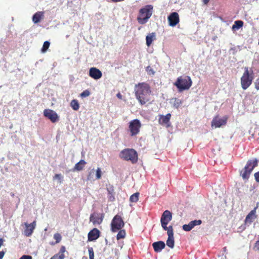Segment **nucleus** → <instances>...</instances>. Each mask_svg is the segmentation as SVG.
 I'll use <instances>...</instances> for the list:
<instances>
[{"label": "nucleus", "instance_id": "nucleus-1", "mask_svg": "<svg viewBox=\"0 0 259 259\" xmlns=\"http://www.w3.org/2000/svg\"><path fill=\"white\" fill-rule=\"evenodd\" d=\"M134 91L136 98L141 105L150 103L151 90L148 83L143 82L136 84Z\"/></svg>", "mask_w": 259, "mask_h": 259}, {"label": "nucleus", "instance_id": "nucleus-2", "mask_svg": "<svg viewBox=\"0 0 259 259\" xmlns=\"http://www.w3.org/2000/svg\"><path fill=\"white\" fill-rule=\"evenodd\" d=\"M174 85L181 92L189 90L192 85V80L190 76L184 75L178 77Z\"/></svg>", "mask_w": 259, "mask_h": 259}, {"label": "nucleus", "instance_id": "nucleus-3", "mask_svg": "<svg viewBox=\"0 0 259 259\" xmlns=\"http://www.w3.org/2000/svg\"><path fill=\"white\" fill-rule=\"evenodd\" d=\"M254 74L252 69L250 68L249 70L248 67H245L244 68V72L240 79L242 88L244 90L248 88L252 84Z\"/></svg>", "mask_w": 259, "mask_h": 259}, {"label": "nucleus", "instance_id": "nucleus-4", "mask_svg": "<svg viewBox=\"0 0 259 259\" xmlns=\"http://www.w3.org/2000/svg\"><path fill=\"white\" fill-rule=\"evenodd\" d=\"M258 160L256 158L248 160L244 168L240 171V176L243 180H248L254 167L258 165Z\"/></svg>", "mask_w": 259, "mask_h": 259}, {"label": "nucleus", "instance_id": "nucleus-5", "mask_svg": "<svg viewBox=\"0 0 259 259\" xmlns=\"http://www.w3.org/2000/svg\"><path fill=\"white\" fill-rule=\"evenodd\" d=\"M119 157L121 159L125 161H130L133 164L137 163L138 161V153L134 149L126 148L119 153Z\"/></svg>", "mask_w": 259, "mask_h": 259}, {"label": "nucleus", "instance_id": "nucleus-6", "mask_svg": "<svg viewBox=\"0 0 259 259\" xmlns=\"http://www.w3.org/2000/svg\"><path fill=\"white\" fill-rule=\"evenodd\" d=\"M153 7L151 5H147L141 8L139 11V15L137 17V21L140 24L146 23L152 14Z\"/></svg>", "mask_w": 259, "mask_h": 259}, {"label": "nucleus", "instance_id": "nucleus-7", "mask_svg": "<svg viewBox=\"0 0 259 259\" xmlns=\"http://www.w3.org/2000/svg\"><path fill=\"white\" fill-rule=\"evenodd\" d=\"M142 126L140 121L138 119H135L129 122L128 130L130 133V136L132 137L136 136L140 131Z\"/></svg>", "mask_w": 259, "mask_h": 259}, {"label": "nucleus", "instance_id": "nucleus-8", "mask_svg": "<svg viewBox=\"0 0 259 259\" xmlns=\"http://www.w3.org/2000/svg\"><path fill=\"white\" fill-rule=\"evenodd\" d=\"M124 225V223L122 218L120 215L117 214L114 216L112 220L111 224V230L113 232H117L121 229Z\"/></svg>", "mask_w": 259, "mask_h": 259}, {"label": "nucleus", "instance_id": "nucleus-9", "mask_svg": "<svg viewBox=\"0 0 259 259\" xmlns=\"http://www.w3.org/2000/svg\"><path fill=\"white\" fill-rule=\"evenodd\" d=\"M171 220L172 213L168 210H165L163 212L160 219L162 227L164 230H170V226L169 227H167V225Z\"/></svg>", "mask_w": 259, "mask_h": 259}, {"label": "nucleus", "instance_id": "nucleus-10", "mask_svg": "<svg viewBox=\"0 0 259 259\" xmlns=\"http://www.w3.org/2000/svg\"><path fill=\"white\" fill-rule=\"evenodd\" d=\"M228 117L227 116H224L222 118H220L219 115H217L213 117L211 125L215 128L220 127L222 125H225L227 123Z\"/></svg>", "mask_w": 259, "mask_h": 259}, {"label": "nucleus", "instance_id": "nucleus-11", "mask_svg": "<svg viewBox=\"0 0 259 259\" xmlns=\"http://www.w3.org/2000/svg\"><path fill=\"white\" fill-rule=\"evenodd\" d=\"M44 115L53 123L58 121L59 119V117L57 113L52 109H45L44 110Z\"/></svg>", "mask_w": 259, "mask_h": 259}, {"label": "nucleus", "instance_id": "nucleus-12", "mask_svg": "<svg viewBox=\"0 0 259 259\" xmlns=\"http://www.w3.org/2000/svg\"><path fill=\"white\" fill-rule=\"evenodd\" d=\"M167 20L169 25L175 27L180 22L179 15L177 12H172L168 16Z\"/></svg>", "mask_w": 259, "mask_h": 259}, {"label": "nucleus", "instance_id": "nucleus-13", "mask_svg": "<svg viewBox=\"0 0 259 259\" xmlns=\"http://www.w3.org/2000/svg\"><path fill=\"white\" fill-rule=\"evenodd\" d=\"M170 230L167 231L168 238L166 240V245L170 248H173L175 246V240L174 237V230L172 226H170Z\"/></svg>", "mask_w": 259, "mask_h": 259}, {"label": "nucleus", "instance_id": "nucleus-14", "mask_svg": "<svg viewBox=\"0 0 259 259\" xmlns=\"http://www.w3.org/2000/svg\"><path fill=\"white\" fill-rule=\"evenodd\" d=\"M171 114L167 113L165 115H159L158 123L162 125H165L167 127L170 126V119L171 118Z\"/></svg>", "mask_w": 259, "mask_h": 259}, {"label": "nucleus", "instance_id": "nucleus-15", "mask_svg": "<svg viewBox=\"0 0 259 259\" xmlns=\"http://www.w3.org/2000/svg\"><path fill=\"white\" fill-rule=\"evenodd\" d=\"M257 207H255L253 210H251L250 212L247 215L245 219V223L246 225H250L253 221L257 218V215L256 214V209Z\"/></svg>", "mask_w": 259, "mask_h": 259}, {"label": "nucleus", "instance_id": "nucleus-16", "mask_svg": "<svg viewBox=\"0 0 259 259\" xmlns=\"http://www.w3.org/2000/svg\"><path fill=\"white\" fill-rule=\"evenodd\" d=\"M100 235V231L97 228L91 230L88 235V241H93L97 240Z\"/></svg>", "mask_w": 259, "mask_h": 259}, {"label": "nucleus", "instance_id": "nucleus-17", "mask_svg": "<svg viewBox=\"0 0 259 259\" xmlns=\"http://www.w3.org/2000/svg\"><path fill=\"white\" fill-rule=\"evenodd\" d=\"M89 76L94 79L97 80L102 77V73L99 69L92 67L89 70Z\"/></svg>", "mask_w": 259, "mask_h": 259}, {"label": "nucleus", "instance_id": "nucleus-18", "mask_svg": "<svg viewBox=\"0 0 259 259\" xmlns=\"http://www.w3.org/2000/svg\"><path fill=\"white\" fill-rule=\"evenodd\" d=\"M26 229L24 230V234L27 237L30 236L33 232V231L35 228L36 222L33 221L31 224L25 223Z\"/></svg>", "mask_w": 259, "mask_h": 259}, {"label": "nucleus", "instance_id": "nucleus-19", "mask_svg": "<svg viewBox=\"0 0 259 259\" xmlns=\"http://www.w3.org/2000/svg\"><path fill=\"white\" fill-rule=\"evenodd\" d=\"M152 246L156 252H159L164 248L165 244L163 241H159L154 242L152 244Z\"/></svg>", "mask_w": 259, "mask_h": 259}, {"label": "nucleus", "instance_id": "nucleus-20", "mask_svg": "<svg viewBox=\"0 0 259 259\" xmlns=\"http://www.w3.org/2000/svg\"><path fill=\"white\" fill-rule=\"evenodd\" d=\"M103 214H102L101 217H100L99 216H96L94 214H92L90 217V221L92 222L94 225H100L103 222Z\"/></svg>", "mask_w": 259, "mask_h": 259}, {"label": "nucleus", "instance_id": "nucleus-21", "mask_svg": "<svg viewBox=\"0 0 259 259\" xmlns=\"http://www.w3.org/2000/svg\"><path fill=\"white\" fill-rule=\"evenodd\" d=\"M66 251L65 246H62L59 252L54 255L50 259H64L65 258L64 252Z\"/></svg>", "mask_w": 259, "mask_h": 259}, {"label": "nucleus", "instance_id": "nucleus-22", "mask_svg": "<svg viewBox=\"0 0 259 259\" xmlns=\"http://www.w3.org/2000/svg\"><path fill=\"white\" fill-rule=\"evenodd\" d=\"M87 162L84 160H80L74 165L72 170L74 171H80L82 170L85 166Z\"/></svg>", "mask_w": 259, "mask_h": 259}, {"label": "nucleus", "instance_id": "nucleus-23", "mask_svg": "<svg viewBox=\"0 0 259 259\" xmlns=\"http://www.w3.org/2000/svg\"><path fill=\"white\" fill-rule=\"evenodd\" d=\"M156 39V33L152 32L149 33L146 37V45L148 47L150 46L153 40Z\"/></svg>", "mask_w": 259, "mask_h": 259}, {"label": "nucleus", "instance_id": "nucleus-24", "mask_svg": "<svg viewBox=\"0 0 259 259\" xmlns=\"http://www.w3.org/2000/svg\"><path fill=\"white\" fill-rule=\"evenodd\" d=\"M44 16V12H37L35 13L32 17V21L34 23H38L41 20Z\"/></svg>", "mask_w": 259, "mask_h": 259}, {"label": "nucleus", "instance_id": "nucleus-25", "mask_svg": "<svg viewBox=\"0 0 259 259\" xmlns=\"http://www.w3.org/2000/svg\"><path fill=\"white\" fill-rule=\"evenodd\" d=\"M70 106L75 111H77L79 108V104L77 100L73 99L70 102Z\"/></svg>", "mask_w": 259, "mask_h": 259}, {"label": "nucleus", "instance_id": "nucleus-26", "mask_svg": "<svg viewBox=\"0 0 259 259\" xmlns=\"http://www.w3.org/2000/svg\"><path fill=\"white\" fill-rule=\"evenodd\" d=\"M243 25V21H242L241 20L236 21H235L234 24L232 26V29L233 30L238 29L239 28L242 27Z\"/></svg>", "mask_w": 259, "mask_h": 259}, {"label": "nucleus", "instance_id": "nucleus-27", "mask_svg": "<svg viewBox=\"0 0 259 259\" xmlns=\"http://www.w3.org/2000/svg\"><path fill=\"white\" fill-rule=\"evenodd\" d=\"M140 193L136 192L134 194L132 195L130 198V200L132 202H137L139 200Z\"/></svg>", "mask_w": 259, "mask_h": 259}, {"label": "nucleus", "instance_id": "nucleus-28", "mask_svg": "<svg viewBox=\"0 0 259 259\" xmlns=\"http://www.w3.org/2000/svg\"><path fill=\"white\" fill-rule=\"evenodd\" d=\"M125 231L124 230H119L118 234L116 236L117 240H119L122 238H124L125 236Z\"/></svg>", "mask_w": 259, "mask_h": 259}, {"label": "nucleus", "instance_id": "nucleus-29", "mask_svg": "<svg viewBox=\"0 0 259 259\" xmlns=\"http://www.w3.org/2000/svg\"><path fill=\"white\" fill-rule=\"evenodd\" d=\"M193 228L194 226L191 222L188 224H185L183 226V229L185 231H190Z\"/></svg>", "mask_w": 259, "mask_h": 259}, {"label": "nucleus", "instance_id": "nucleus-30", "mask_svg": "<svg viewBox=\"0 0 259 259\" xmlns=\"http://www.w3.org/2000/svg\"><path fill=\"white\" fill-rule=\"evenodd\" d=\"M50 45V43L49 41H45L43 44L41 50V52L42 53L46 52L47 51V50L49 49Z\"/></svg>", "mask_w": 259, "mask_h": 259}, {"label": "nucleus", "instance_id": "nucleus-31", "mask_svg": "<svg viewBox=\"0 0 259 259\" xmlns=\"http://www.w3.org/2000/svg\"><path fill=\"white\" fill-rule=\"evenodd\" d=\"M182 104V102L180 99H179L178 98L174 99L173 105L175 108H178Z\"/></svg>", "mask_w": 259, "mask_h": 259}, {"label": "nucleus", "instance_id": "nucleus-32", "mask_svg": "<svg viewBox=\"0 0 259 259\" xmlns=\"http://www.w3.org/2000/svg\"><path fill=\"white\" fill-rule=\"evenodd\" d=\"M54 239L55 240H56V243H59L61 240V239H62V237L61 236V235L58 233H55L54 235Z\"/></svg>", "mask_w": 259, "mask_h": 259}, {"label": "nucleus", "instance_id": "nucleus-33", "mask_svg": "<svg viewBox=\"0 0 259 259\" xmlns=\"http://www.w3.org/2000/svg\"><path fill=\"white\" fill-rule=\"evenodd\" d=\"M102 177V171L100 168L98 167L96 171V179H100Z\"/></svg>", "mask_w": 259, "mask_h": 259}, {"label": "nucleus", "instance_id": "nucleus-34", "mask_svg": "<svg viewBox=\"0 0 259 259\" xmlns=\"http://www.w3.org/2000/svg\"><path fill=\"white\" fill-rule=\"evenodd\" d=\"M88 251L90 259H94V252L93 248L92 247H89Z\"/></svg>", "mask_w": 259, "mask_h": 259}, {"label": "nucleus", "instance_id": "nucleus-35", "mask_svg": "<svg viewBox=\"0 0 259 259\" xmlns=\"http://www.w3.org/2000/svg\"><path fill=\"white\" fill-rule=\"evenodd\" d=\"M90 95V92L89 90H86L83 91L80 95V97L82 98H85L89 96Z\"/></svg>", "mask_w": 259, "mask_h": 259}, {"label": "nucleus", "instance_id": "nucleus-36", "mask_svg": "<svg viewBox=\"0 0 259 259\" xmlns=\"http://www.w3.org/2000/svg\"><path fill=\"white\" fill-rule=\"evenodd\" d=\"M108 193H115L114 187L112 185H109L107 187Z\"/></svg>", "mask_w": 259, "mask_h": 259}, {"label": "nucleus", "instance_id": "nucleus-37", "mask_svg": "<svg viewBox=\"0 0 259 259\" xmlns=\"http://www.w3.org/2000/svg\"><path fill=\"white\" fill-rule=\"evenodd\" d=\"M115 193H108V199L109 201L113 202L115 200Z\"/></svg>", "mask_w": 259, "mask_h": 259}, {"label": "nucleus", "instance_id": "nucleus-38", "mask_svg": "<svg viewBox=\"0 0 259 259\" xmlns=\"http://www.w3.org/2000/svg\"><path fill=\"white\" fill-rule=\"evenodd\" d=\"M62 176L61 174H55L53 177V179H57L59 181V183H61L62 182Z\"/></svg>", "mask_w": 259, "mask_h": 259}, {"label": "nucleus", "instance_id": "nucleus-39", "mask_svg": "<svg viewBox=\"0 0 259 259\" xmlns=\"http://www.w3.org/2000/svg\"><path fill=\"white\" fill-rule=\"evenodd\" d=\"M191 223L193 225L194 227L196 226L200 225L202 223V221L200 220H194L191 221Z\"/></svg>", "mask_w": 259, "mask_h": 259}, {"label": "nucleus", "instance_id": "nucleus-40", "mask_svg": "<svg viewBox=\"0 0 259 259\" xmlns=\"http://www.w3.org/2000/svg\"><path fill=\"white\" fill-rule=\"evenodd\" d=\"M93 170H94V169H92L91 171H90L89 172L88 175L87 176V180L92 181L93 180Z\"/></svg>", "mask_w": 259, "mask_h": 259}, {"label": "nucleus", "instance_id": "nucleus-41", "mask_svg": "<svg viewBox=\"0 0 259 259\" xmlns=\"http://www.w3.org/2000/svg\"><path fill=\"white\" fill-rule=\"evenodd\" d=\"M253 249L259 252V240L255 242Z\"/></svg>", "mask_w": 259, "mask_h": 259}, {"label": "nucleus", "instance_id": "nucleus-42", "mask_svg": "<svg viewBox=\"0 0 259 259\" xmlns=\"http://www.w3.org/2000/svg\"><path fill=\"white\" fill-rule=\"evenodd\" d=\"M255 181L259 183V171L256 172L254 175Z\"/></svg>", "mask_w": 259, "mask_h": 259}, {"label": "nucleus", "instance_id": "nucleus-43", "mask_svg": "<svg viewBox=\"0 0 259 259\" xmlns=\"http://www.w3.org/2000/svg\"><path fill=\"white\" fill-rule=\"evenodd\" d=\"M20 259H32V257L31 255H23L20 258Z\"/></svg>", "mask_w": 259, "mask_h": 259}, {"label": "nucleus", "instance_id": "nucleus-44", "mask_svg": "<svg viewBox=\"0 0 259 259\" xmlns=\"http://www.w3.org/2000/svg\"><path fill=\"white\" fill-rule=\"evenodd\" d=\"M255 88L259 90V78H257L255 82Z\"/></svg>", "mask_w": 259, "mask_h": 259}, {"label": "nucleus", "instance_id": "nucleus-45", "mask_svg": "<svg viewBox=\"0 0 259 259\" xmlns=\"http://www.w3.org/2000/svg\"><path fill=\"white\" fill-rule=\"evenodd\" d=\"M5 252L4 251H0V259H3Z\"/></svg>", "mask_w": 259, "mask_h": 259}, {"label": "nucleus", "instance_id": "nucleus-46", "mask_svg": "<svg viewBox=\"0 0 259 259\" xmlns=\"http://www.w3.org/2000/svg\"><path fill=\"white\" fill-rule=\"evenodd\" d=\"M4 240L3 238H0V248L3 245Z\"/></svg>", "mask_w": 259, "mask_h": 259}, {"label": "nucleus", "instance_id": "nucleus-47", "mask_svg": "<svg viewBox=\"0 0 259 259\" xmlns=\"http://www.w3.org/2000/svg\"><path fill=\"white\" fill-rule=\"evenodd\" d=\"M210 0H202V2L204 5H207Z\"/></svg>", "mask_w": 259, "mask_h": 259}, {"label": "nucleus", "instance_id": "nucleus-48", "mask_svg": "<svg viewBox=\"0 0 259 259\" xmlns=\"http://www.w3.org/2000/svg\"><path fill=\"white\" fill-rule=\"evenodd\" d=\"M227 247H224L223 248V251H224V252H227Z\"/></svg>", "mask_w": 259, "mask_h": 259}, {"label": "nucleus", "instance_id": "nucleus-49", "mask_svg": "<svg viewBox=\"0 0 259 259\" xmlns=\"http://www.w3.org/2000/svg\"><path fill=\"white\" fill-rule=\"evenodd\" d=\"M117 96L119 98H121V95H120V93H118V94H117Z\"/></svg>", "mask_w": 259, "mask_h": 259}, {"label": "nucleus", "instance_id": "nucleus-50", "mask_svg": "<svg viewBox=\"0 0 259 259\" xmlns=\"http://www.w3.org/2000/svg\"><path fill=\"white\" fill-rule=\"evenodd\" d=\"M258 140H259V138H258Z\"/></svg>", "mask_w": 259, "mask_h": 259}]
</instances>
